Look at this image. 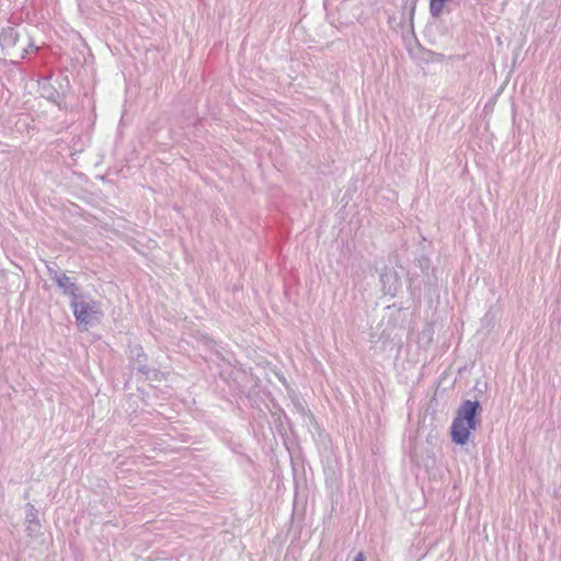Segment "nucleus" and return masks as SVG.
I'll use <instances>...</instances> for the list:
<instances>
[{
    "label": "nucleus",
    "instance_id": "1",
    "mask_svg": "<svg viewBox=\"0 0 561 561\" xmlns=\"http://www.w3.org/2000/svg\"><path fill=\"white\" fill-rule=\"evenodd\" d=\"M481 409L478 401L466 400L457 410L456 417L451 424V439L457 445H465L470 437L471 431L479 424L477 412Z\"/></svg>",
    "mask_w": 561,
    "mask_h": 561
},
{
    "label": "nucleus",
    "instance_id": "2",
    "mask_svg": "<svg viewBox=\"0 0 561 561\" xmlns=\"http://www.w3.org/2000/svg\"><path fill=\"white\" fill-rule=\"evenodd\" d=\"M0 45L9 57L24 58L32 43L24 27L19 30L13 26H8L1 32Z\"/></svg>",
    "mask_w": 561,
    "mask_h": 561
},
{
    "label": "nucleus",
    "instance_id": "3",
    "mask_svg": "<svg viewBox=\"0 0 561 561\" xmlns=\"http://www.w3.org/2000/svg\"><path fill=\"white\" fill-rule=\"evenodd\" d=\"M70 306L81 331H87L89 327L103 314L100 302L95 300L78 301L77 299H72Z\"/></svg>",
    "mask_w": 561,
    "mask_h": 561
},
{
    "label": "nucleus",
    "instance_id": "4",
    "mask_svg": "<svg viewBox=\"0 0 561 561\" xmlns=\"http://www.w3.org/2000/svg\"><path fill=\"white\" fill-rule=\"evenodd\" d=\"M50 277L57 283L58 287L67 296L77 299L78 286L64 273L49 270Z\"/></svg>",
    "mask_w": 561,
    "mask_h": 561
},
{
    "label": "nucleus",
    "instance_id": "5",
    "mask_svg": "<svg viewBox=\"0 0 561 561\" xmlns=\"http://www.w3.org/2000/svg\"><path fill=\"white\" fill-rule=\"evenodd\" d=\"M451 0H431L430 1V11L433 16L438 18L443 14L445 5Z\"/></svg>",
    "mask_w": 561,
    "mask_h": 561
},
{
    "label": "nucleus",
    "instance_id": "6",
    "mask_svg": "<svg viewBox=\"0 0 561 561\" xmlns=\"http://www.w3.org/2000/svg\"><path fill=\"white\" fill-rule=\"evenodd\" d=\"M39 529V523L37 520H30V524L27 526V530L30 533H35Z\"/></svg>",
    "mask_w": 561,
    "mask_h": 561
},
{
    "label": "nucleus",
    "instance_id": "7",
    "mask_svg": "<svg viewBox=\"0 0 561 561\" xmlns=\"http://www.w3.org/2000/svg\"><path fill=\"white\" fill-rule=\"evenodd\" d=\"M354 561H365V557H364V554H363L362 552H359V553L355 557Z\"/></svg>",
    "mask_w": 561,
    "mask_h": 561
},
{
    "label": "nucleus",
    "instance_id": "8",
    "mask_svg": "<svg viewBox=\"0 0 561 561\" xmlns=\"http://www.w3.org/2000/svg\"><path fill=\"white\" fill-rule=\"evenodd\" d=\"M30 520H36L35 516H32V517L27 516V522L30 523Z\"/></svg>",
    "mask_w": 561,
    "mask_h": 561
}]
</instances>
